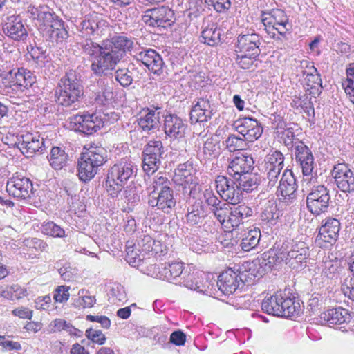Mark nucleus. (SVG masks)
<instances>
[{"mask_svg":"<svg viewBox=\"0 0 354 354\" xmlns=\"http://www.w3.org/2000/svg\"><path fill=\"white\" fill-rule=\"evenodd\" d=\"M281 170H277L273 169L265 168V172L266 174V180L268 181L267 187L269 189H272L277 186L279 183V178Z\"/></svg>","mask_w":354,"mask_h":354,"instance_id":"680f3d73","label":"nucleus"},{"mask_svg":"<svg viewBox=\"0 0 354 354\" xmlns=\"http://www.w3.org/2000/svg\"><path fill=\"white\" fill-rule=\"evenodd\" d=\"M261 17L264 26L270 28L289 21L286 12L281 9H273L269 12H263Z\"/></svg>","mask_w":354,"mask_h":354,"instance_id":"a19ab883","label":"nucleus"},{"mask_svg":"<svg viewBox=\"0 0 354 354\" xmlns=\"http://www.w3.org/2000/svg\"><path fill=\"white\" fill-rule=\"evenodd\" d=\"M261 234L259 228H253L248 231H245L241 241L240 247L245 252H250L255 250L259 245Z\"/></svg>","mask_w":354,"mask_h":354,"instance_id":"e433bc0d","label":"nucleus"},{"mask_svg":"<svg viewBox=\"0 0 354 354\" xmlns=\"http://www.w3.org/2000/svg\"><path fill=\"white\" fill-rule=\"evenodd\" d=\"M69 287L66 286H59L55 290L53 295L54 299L57 302H64L66 301L69 298Z\"/></svg>","mask_w":354,"mask_h":354,"instance_id":"69168bd1","label":"nucleus"},{"mask_svg":"<svg viewBox=\"0 0 354 354\" xmlns=\"http://www.w3.org/2000/svg\"><path fill=\"white\" fill-rule=\"evenodd\" d=\"M337 188L344 193L354 192V172L345 163L335 165L332 173Z\"/></svg>","mask_w":354,"mask_h":354,"instance_id":"dca6fc26","label":"nucleus"},{"mask_svg":"<svg viewBox=\"0 0 354 354\" xmlns=\"http://www.w3.org/2000/svg\"><path fill=\"white\" fill-rule=\"evenodd\" d=\"M284 156L278 151H271L266 157L265 168L282 170L284 167Z\"/></svg>","mask_w":354,"mask_h":354,"instance_id":"c03bdc74","label":"nucleus"},{"mask_svg":"<svg viewBox=\"0 0 354 354\" xmlns=\"http://www.w3.org/2000/svg\"><path fill=\"white\" fill-rule=\"evenodd\" d=\"M279 296V292H277L274 295L265 297L261 304L262 310L269 315L277 316V308L281 299Z\"/></svg>","mask_w":354,"mask_h":354,"instance_id":"de8ad7c7","label":"nucleus"},{"mask_svg":"<svg viewBox=\"0 0 354 354\" xmlns=\"http://www.w3.org/2000/svg\"><path fill=\"white\" fill-rule=\"evenodd\" d=\"M290 245L291 243L288 241H284L281 245L277 244V247L263 254L264 259H267L270 264L281 263L283 261L288 263Z\"/></svg>","mask_w":354,"mask_h":354,"instance_id":"c9c22d12","label":"nucleus"},{"mask_svg":"<svg viewBox=\"0 0 354 354\" xmlns=\"http://www.w3.org/2000/svg\"><path fill=\"white\" fill-rule=\"evenodd\" d=\"M254 164L253 157L250 154L239 153L230 162L227 171L232 178H234L235 176L247 174L252 171Z\"/></svg>","mask_w":354,"mask_h":354,"instance_id":"393cba45","label":"nucleus"},{"mask_svg":"<svg viewBox=\"0 0 354 354\" xmlns=\"http://www.w3.org/2000/svg\"><path fill=\"white\" fill-rule=\"evenodd\" d=\"M297 185L296 179L290 170L286 169L277 185V196L281 201L290 203L296 198Z\"/></svg>","mask_w":354,"mask_h":354,"instance_id":"6ab92c4d","label":"nucleus"},{"mask_svg":"<svg viewBox=\"0 0 354 354\" xmlns=\"http://www.w3.org/2000/svg\"><path fill=\"white\" fill-rule=\"evenodd\" d=\"M86 337L92 342L98 345H103L106 342V337L100 330L88 328L85 332Z\"/></svg>","mask_w":354,"mask_h":354,"instance_id":"052dcab7","label":"nucleus"},{"mask_svg":"<svg viewBox=\"0 0 354 354\" xmlns=\"http://www.w3.org/2000/svg\"><path fill=\"white\" fill-rule=\"evenodd\" d=\"M164 132L171 139H180L185 136L187 124L185 121L176 114L165 116L163 124Z\"/></svg>","mask_w":354,"mask_h":354,"instance_id":"cd10ccee","label":"nucleus"},{"mask_svg":"<svg viewBox=\"0 0 354 354\" xmlns=\"http://www.w3.org/2000/svg\"><path fill=\"white\" fill-rule=\"evenodd\" d=\"M28 53L31 57L38 64H43L46 58V50L41 46H31L28 48Z\"/></svg>","mask_w":354,"mask_h":354,"instance_id":"e2e57ef3","label":"nucleus"},{"mask_svg":"<svg viewBox=\"0 0 354 354\" xmlns=\"http://www.w3.org/2000/svg\"><path fill=\"white\" fill-rule=\"evenodd\" d=\"M144 17L149 26L166 28L174 22V13L168 6H162L147 10Z\"/></svg>","mask_w":354,"mask_h":354,"instance_id":"4468645a","label":"nucleus"},{"mask_svg":"<svg viewBox=\"0 0 354 354\" xmlns=\"http://www.w3.org/2000/svg\"><path fill=\"white\" fill-rule=\"evenodd\" d=\"M340 230V222L332 217L326 218L322 221V225L319 229L316 237V243L321 248H327L335 244L338 239Z\"/></svg>","mask_w":354,"mask_h":354,"instance_id":"f8f14e48","label":"nucleus"},{"mask_svg":"<svg viewBox=\"0 0 354 354\" xmlns=\"http://www.w3.org/2000/svg\"><path fill=\"white\" fill-rule=\"evenodd\" d=\"M245 141L246 140L243 138L230 134L225 140V145L226 148L232 152L241 149L245 145Z\"/></svg>","mask_w":354,"mask_h":354,"instance_id":"6e6d98bb","label":"nucleus"},{"mask_svg":"<svg viewBox=\"0 0 354 354\" xmlns=\"http://www.w3.org/2000/svg\"><path fill=\"white\" fill-rule=\"evenodd\" d=\"M234 57L236 64L243 69H250L257 61L259 56H253L249 53H236Z\"/></svg>","mask_w":354,"mask_h":354,"instance_id":"864d4df0","label":"nucleus"},{"mask_svg":"<svg viewBox=\"0 0 354 354\" xmlns=\"http://www.w3.org/2000/svg\"><path fill=\"white\" fill-rule=\"evenodd\" d=\"M319 319L322 324L331 327L333 325H342L348 323L351 315L347 309L337 307L322 313Z\"/></svg>","mask_w":354,"mask_h":354,"instance_id":"c85d7f7f","label":"nucleus"},{"mask_svg":"<svg viewBox=\"0 0 354 354\" xmlns=\"http://www.w3.org/2000/svg\"><path fill=\"white\" fill-rule=\"evenodd\" d=\"M230 209L231 207L229 204L222 203L220 205L216 207V208H212L211 212L221 225L226 227H230L228 220L230 219Z\"/></svg>","mask_w":354,"mask_h":354,"instance_id":"a18cd8bd","label":"nucleus"},{"mask_svg":"<svg viewBox=\"0 0 354 354\" xmlns=\"http://www.w3.org/2000/svg\"><path fill=\"white\" fill-rule=\"evenodd\" d=\"M278 136L288 149L295 148V143L299 139H295V135L292 127H286L277 131Z\"/></svg>","mask_w":354,"mask_h":354,"instance_id":"5fc2aeb1","label":"nucleus"},{"mask_svg":"<svg viewBox=\"0 0 354 354\" xmlns=\"http://www.w3.org/2000/svg\"><path fill=\"white\" fill-rule=\"evenodd\" d=\"M194 171V169L192 167V163L189 161H187L185 163L180 164L177 169L175 170L176 176H180L183 182L185 183H189V182H192V173Z\"/></svg>","mask_w":354,"mask_h":354,"instance_id":"3c124183","label":"nucleus"},{"mask_svg":"<svg viewBox=\"0 0 354 354\" xmlns=\"http://www.w3.org/2000/svg\"><path fill=\"white\" fill-rule=\"evenodd\" d=\"M215 183L217 192L223 200L231 205L240 203L243 198L241 190L239 189L238 183L234 178L218 175L216 178Z\"/></svg>","mask_w":354,"mask_h":354,"instance_id":"9d476101","label":"nucleus"},{"mask_svg":"<svg viewBox=\"0 0 354 354\" xmlns=\"http://www.w3.org/2000/svg\"><path fill=\"white\" fill-rule=\"evenodd\" d=\"M341 270L342 268L339 265L334 264L331 261H328L324 264L322 274L328 279H335L339 277Z\"/></svg>","mask_w":354,"mask_h":354,"instance_id":"4d7b16f0","label":"nucleus"},{"mask_svg":"<svg viewBox=\"0 0 354 354\" xmlns=\"http://www.w3.org/2000/svg\"><path fill=\"white\" fill-rule=\"evenodd\" d=\"M123 195L128 204L133 205L140 200L139 191L136 187H129L124 189Z\"/></svg>","mask_w":354,"mask_h":354,"instance_id":"0e129e2a","label":"nucleus"},{"mask_svg":"<svg viewBox=\"0 0 354 354\" xmlns=\"http://www.w3.org/2000/svg\"><path fill=\"white\" fill-rule=\"evenodd\" d=\"M81 77V74L75 70H68L65 73L55 90L57 104L70 106L83 97L84 86Z\"/></svg>","mask_w":354,"mask_h":354,"instance_id":"20e7f679","label":"nucleus"},{"mask_svg":"<svg viewBox=\"0 0 354 354\" xmlns=\"http://www.w3.org/2000/svg\"><path fill=\"white\" fill-rule=\"evenodd\" d=\"M138 73V68L133 64H129L127 68L116 70L115 77L122 86L128 87L132 84Z\"/></svg>","mask_w":354,"mask_h":354,"instance_id":"79ce46f5","label":"nucleus"},{"mask_svg":"<svg viewBox=\"0 0 354 354\" xmlns=\"http://www.w3.org/2000/svg\"><path fill=\"white\" fill-rule=\"evenodd\" d=\"M108 28V23L97 15H87L77 26L79 31L84 37L100 36Z\"/></svg>","mask_w":354,"mask_h":354,"instance_id":"bb28decb","label":"nucleus"},{"mask_svg":"<svg viewBox=\"0 0 354 354\" xmlns=\"http://www.w3.org/2000/svg\"><path fill=\"white\" fill-rule=\"evenodd\" d=\"M279 306L277 309V316L290 317L299 311L300 305L298 301H295V297H288L285 292H279Z\"/></svg>","mask_w":354,"mask_h":354,"instance_id":"f704fd0d","label":"nucleus"},{"mask_svg":"<svg viewBox=\"0 0 354 354\" xmlns=\"http://www.w3.org/2000/svg\"><path fill=\"white\" fill-rule=\"evenodd\" d=\"M299 68L303 76H305V84L310 95L314 97L319 95L322 93L323 87L320 74L318 73L317 69L312 62L308 60L301 61Z\"/></svg>","mask_w":354,"mask_h":354,"instance_id":"ddd939ff","label":"nucleus"},{"mask_svg":"<svg viewBox=\"0 0 354 354\" xmlns=\"http://www.w3.org/2000/svg\"><path fill=\"white\" fill-rule=\"evenodd\" d=\"M6 191L15 198H29L33 194L32 183L28 178L15 175L8 180Z\"/></svg>","mask_w":354,"mask_h":354,"instance_id":"a211bd4d","label":"nucleus"},{"mask_svg":"<svg viewBox=\"0 0 354 354\" xmlns=\"http://www.w3.org/2000/svg\"><path fill=\"white\" fill-rule=\"evenodd\" d=\"M4 34L11 39L24 41L28 37V32L24 22L19 15H11L7 17V21L3 26Z\"/></svg>","mask_w":354,"mask_h":354,"instance_id":"b1692460","label":"nucleus"},{"mask_svg":"<svg viewBox=\"0 0 354 354\" xmlns=\"http://www.w3.org/2000/svg\"><path fill=\"white\" fill-rule=\"evenodd\" d=\"M233 178L237 182L239 189L241 190V196H243V192H251L256 189L259 185L257 176L252 172L239 176H235Z\"/></svg>","mask_w":354,"mask_h":354,"instance_id":"37998d69","label":"nucleus"},{"mask_svg":"<svg viewBox=\"0 0 354 354\" xmlns=\"http://www.w3.org/2000/svg\"><path fill=\"white\" fill-rule=\"evenodd\" d=\"M148 270L155 278L172 281L181 276L183 271V263L179 261H171L165 265L157 266L151 264Z\"/></svg>","mask_w":354,"mask_h":354,"instance_id":"aec40b11","label":"nucleus"},{"mask_svg":"<svg viewBox=\"0 0 354 354\" xmlns=\"http://www.w3.org/2000/svg\"><path fill=\"white\" fill-rule=\"evenodd\" d=\"M108 122V115L101 112L92 114L79 113L69 118L71 128L85 135H91L97 132Z\"/></svg>","mask_w":354,"mask_h":354,"instance_id":"0eeeda50","label":"nucleus"},{"mask_svg":"<svg viewBox=\"0 0 354 354\" xmlns=\"http://www.w3.org/2000/svg\"><path fill=\"white\" fill-rule=\"evenodd\" d=\"M23 69L24 68H16L1 75L0 77L3 86L10 88L15 86L22 91Z\"/></svg>","mask_w":354,"mask_h":354,"instance_id":"4c0bfd02","label":"nucleus"},{"mask_svg":"<svg viewBox=\"0 0 354 354\" xmlns=\"http://www.w3.org/2000/svg\"><path fill=\"white\" fill-rule=\"evenodd\" d=\"M27 12L32 19H37L43 34L52 42L63 43L68 37L64 21L47 6H28Z\"/></svg>","mask_w":354,"mask_h":354,"instance_id":"f03ea898","label":"nucleus"},{"mask_svg":"<svg viewBox=\"0 0 354 354\" xmlns=\"http://www.w3.org/2000/svg\"><path fill=\"white\" fill-rule=\"evenodd\" d=\"M41 232L46 235L53 237L62 238L65 236V231L59 225L55 223L53 221H48L44 223L41 225Z\"/></svg>","mask_w":354,"mask_h":354,"instance_id":"603ef678","label":"nucleus"},{"mask_svg":"<svg viewBox=\"0 0 354 354\" xmlns=\"http://www.w3.org/2000/svg\"><path fill=\"white\" fill-rule=\"evenodd\" d=\"M236 131L248 142H254L261 137L263 127L257 120L245 117L239 118L234 123Z\"/></svg>","mask_w":354,"mask_h":354,"instance_id":"f3484780","label":"nucleus"},{"mask_svg":"<svg viewBox=\"0 0 354 354\" xmlns=\"http://www.w3.org/2000/svg\"><path fill=\"white\" fill-rule=\"evenodd\" d=\"M330 202V191L324 185L313 186L306 197L307 208L315 216L327 212Z\"/></svg>","mask_w":354,"mask_h":354,"instance_id":"1a4fd4ad","label":"nucleus"},{"mask_svg":"<svg viewBox=\"0 0 354 354\" xmlns=\"http://www.w3.org/2000/svg\"><path fill=\"white\" fill-rule=\"evenodd\" d=\"M126 260L133 267L140 266V263L145 259L144 254L138 250V246L136 244L126 245Z\"/></svg>","mask_w":354,"mask_h":354,"instance_id":"09e8293b","label":"nucleus"},{"mask_svg":"<svg viewBox=\"0 0 354 354\" xmlns=\"http://www.w3.org/2000/svg\"><path fill=\"white\" fill-rule=\"evenodd\" d=\"M107 151L102 146L91 145L87 151L83 153L78 160L77 175L82 181L92 179L97 174L99 167L106 161Z\"/></svg>","mask_w":354,"mask_h":354,"instance_id":"423d86ee","label":"nucleus"},{"mask_svg":"<svg viewBox=\"0 0 354 354\" xmlns=\"http://www.w3.org/2000/svg\"><path fill=\"white\" fill-rule=\"evenodd\" d=\"M295 156L296 162L300 166L303 174L311 175L315 166V158L310 149L300 140L295 143Z\"/></svg>","mask_w":354,"mask_h":354,"instance_id":"4be33fe9","label":"nucleus"},{"mask_svg":"<svg viewBox=\"0 0 354 354\" xmlns=\"http://www.w3.org/2000/svg\"><path fill=\"white\" fill-rule=\"evenodd\" d=\"M240 284H243L241 277L232 268H229L218 277L216 285L218 292L230 295L237 290Z\"/></svg>","mask_w":354,"mask_h":354,"instance_id":"a878e982","label":"nucleus"},{"mask_svg":"<svg viewBox=\"0 0 354 354\" xmlns=\"http://www.w3.org/2000/svg\"><path fill=\"white\" fill-rule=\"evenodd\" d=\"M80 46L82 52L91 62L92 72L101 77L113 71L126 53L131 50L133 41L124 35H115L101 44L86 39Z\"/></svg>","mask_w":354,"mask_h":354,"instance_id":"f257e3e1","label":"nucleus"},{"mask_svg":"<svg viewBox=\"0 0 354 354\" xmlns=\"http://www.w3.org/2000/svg\"><path fill=\"white\" fill-rule=\"evenodd\" d=\"M221 33L222 30L216 24H209L201 32L203 42L209 46H216L221 43Z\"/></svg>","mask_w":354,"mask_h":354,"instance_id":"58836bf2","label":"nucleus"},{"mask_svg":"<svg viewBox=\"0 0 354 354\" xmlns=\"http://www.w3.org/2000/svg\"><path fill=\"white\" fill-rule=\"evenodd\" d=\"M137 168L133 162L127 158L114 164L107 174L106 187L108 194L115 198L124 189L125 183L136 175Z\"/></svg>","mask_w":354,"mask_h":354,"instance_id":"39448f33","label":"nucleus"},{"mask_svg":"<svg viewBox=\"0 0 354 354\" xmlns=\"http://www.w3.org/2000/svg\"><path fill=\"white\" fill-rule=\"evenodd\" d=\"M346 76V80L342 82V86L346 93L349 95L351 101L354 104V63L348 65Z\"/></svg>","mask_w":354,"mask_h":354,"instance_id":"8fccbe9b","label":"nucleus"},{"mask_svg":"<svg viewBox=\"0 0 354 354\" xmlns=\"http://www.w3.org/2000/svg\"><path fill=\"white\" fill-rule=\"evenodd\" d=\"M167 155V149L160 140H150L142 153L143 171L147 175L153 174L159 169Z\"/></svg>","mask_w":354,"mask_h":354,"instance_id":"6e6552de","label":"nucleus"},{"mask_svg":"<svg viewBox=\"0 0 354 354\" xmlns=\"http://www.w3.org/2000/svg\"><path fill=\"white\" fill-rule=\"evenodd\" d=\"M230 209V219L228 220L230 223V227L233 230H236L239 225L243 223L244 221L250 217L253 211L250 207L245 204L233 205Z\"/></svg>","mask_w":354,"mask_h":354,"instance_id":"72a5a7b5","label":"nucleus"},{"mask_svg":"<svg viewBox=\"0 0 354 354\" xmlns=\"http://www.w3.org/2000/svg\"><path fill=\"white\" fill-rule=\"evenodd\" d=\"M207 216L205 206L201 200H192L188 202L186 222L191 226H196L203 223Z\"/></svg>","mask_w":354,"mask_h":354,"instance_id":"7c9ffc66","label":"nucleus"},{"mask_svg":"<svg viewBox=\"0 0 354 354\" xmlns=\"http://www.w3.org/2000/svg\"><path fill=\"white\" fill-rule=\"evenodd\" d=\"M78 297L81 300L80 304L84 308H91L96 303V299L94 295H91L90 292L85 289H81L78 291Z\"/></svg>","mask_w":354,"mask_h":354,"instance_id":"13d9d810","label":"nucleus"},{"mask_svg":"<svg viewBox=\"0 0 354 354\" xmlns=\"http://www.w3.org/2000/svg\"><path fill=\"white\" fill-rule=\"evenodd\" d=\"M195 276L196 274H194V273L192 275L188 274L187 277L183 275V279L185 286L206 295H216L218 293L216 285L217 280L214 279L212 275L205 273L201 274L202 281L197 280Z\"/></svg>","mask_w":354,"mask_h":354,"instance_id":"2eb2a0df","label":"nucleus"},{"mask_svg":"<svg viewBox=\"0 0 354 354\" xmlns=\"http://www.w3.org/2000/svg\"><path fill=\"white\" fill-rule=\"evenodd\" d=\"M342 291L350 299L354 301V278H346L342 285Z\"/></svg>","mask_w":354,"mask_h":354,"instance_id":"338daca9","label":"nucleus"},{"mask_svg":"<svg viewBox=\"0 0 354 354\" xmlns=\"http://www.w3.org/2000/svg\"><path fill=\"white\" fill-rule=\"evenodd\" d=\"M18 147L23 153L32 155L37 151L42 152L43 138L37 133H25L18 136Z\"/></svg>","mask_w":354,"mask_h":354,"instance_id":"c756f323","label":"nucleus"},{"mask_svg":"<svg viewBox=\"0 0 354 354\" xmlns=\"http://www.w3.org/2000/svg\"><path fill=\"white\" fill-rule=\"evenodd\" d=\"M206 203L212 208L220 205L223 202L214 194L212 190L206 189L203 194Z\"/></svg>","mask_w":354,"mask_h":354,"instance_id":"774afa93","label":"nucleus"},{"mask_svg":"<svg viewBox=\"0 0 354 354\" xmlns=\"http://www.w3.org/2000/svg\"><path fill=\"white\" fill-rule=\"evenodd\" d=\"M216 113L215 106L207 96L200 97L192 106L189 115L192 124L207 122Z\"/></svg>","mask_w":354,"mask_h":354,"instance_id":"412c9836","label":"nucleus"},{"mask_svg":"<svg viewBox=\"0 0 354 354\" xmlns=\"http://www.w3.org/2000/svg\"><path fill=\"white\" fill-rule=\"evenodd\" d=\"M203 153L207 158H216L220 153L219 140L217 138L209 137L203 144Z\"/></svg>","mask_w":354,"mask_h":354,"instance_id":"49530a36","label":"nucleus"},{"mask_svg":"<svg viewBox=\"0 0 354 354\" xmlns=\"http://www.w3.org/2000/svg\"><path fill=\"white\" fill-rule=\"evenodd\" d=\"M261 37L259 34L254 32L241 34L237 37L235 52L259 56L261 53Z\"/></svg>","mask_w":354,"mask_h":354,"instance_id":"5701e85b","label":"nucleus"},{"mask_svg":"<svg viewBox=\"0 0 354 354\" xmlns=\"http://www.w3.org/2000/svg\"><path fill=\"white\" fill-rule=\"evenodd\" d=\"M171 186V183L166 176L158 173L153 177L151 185L147 187L150 197L148 204L165 214H169L176 204L174 192Z\"/></svg>","mask_w":354,"mask_h":354,"instance_id":"7ed1b4c3","label":"nucleus"},{"mask_svg":"<svg viewBox=\"0 0 354 354\" xmlns=\"http://www.w3.org/2000/svg\"><path fill=\"white\" fill-rule=\"evenodd\" d=\"M160 107H155L153 109H148V112L140 116L138 120V125L142 131L150 133L158 129L160 125Z\"/></svg>","mask_w":354,"mask_h":354,"instance_id":"2f4dec72","label":"nucleus"},{"mask_svg":"<svg viewBox=\"0 0 354 354\" xmlns=\"http://www.w3.org/2000/svg\"><path fill=\"white\" fill-rule=\"evenodd\" d=\"M232 0H205L209 8L212 7L217 12H225L232 6Z\"/></svg>","mask_w":354,"mask_h":354,"instance_id":"bf43d9fd","label":"nucleus"},{"mask_svg":"<svg viewBox=\"0 0 354 354\" xmlns=\"http://www.w3.org/2000/svg\"><path fill=\"white\" fill-rule=\"evenodd\" d=\"M50 165L56 170H59L67 165L69 156L64 149L60 147H52L48 156Z\"/></svg>","mask_w":354,"mask_h":354,"instance_id":"ea45409f","label":"nucleus"},{"mask_svg":"<svg viewBox=\"0 0 354 354\" xmlns=\"http://www.w3.org/2000/svg\"><path fill=\"white\" fill-rule=\"evenodd\" d=\"M134 57L154 75H162L167 67L162 56L152 48H141L136 52Z\"/></svg>","mask_w":354,"mask_h":354,"instance_id":"9b49d317","label":"nucleus"},{"mask_svg":"<svg viewBox=\"0 0 354 354\" xmlns=\"http://www.w3.org/2000/svg\"><path fill=\"white\" fill-rule=\"evenodd\" d=\"M138 250L141 254L151 255L153 257H161L164 255V250L161 243L158 241H155L149 235H145L142 239L138 241L136 244Z\"/></svg>","mask_w":354,"mask_h":354,"instance_id":"473e14b6","label":"nucleus"}]
</instances>
